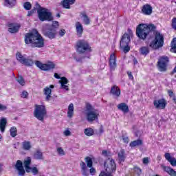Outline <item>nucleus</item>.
<instances>
[{"instance_id":"nucleus-30","label":"nucleus","mask_w":176,"mask_h":176,"mask_svg":"<svg viewBox=\"0 0 176 176\" xmlns=\"http://www.w3.org/2000/svg\"><path fill=\"white\" fill-rule=\"evenodd\" d=\"M141 56H148L149 54L150 50L148 47L143 46L139 50Z\"/></svg>"},{"instance_id":"nucleus-24","label":"nucleus","mask_w":176,"mask_h":176,"mask_svg":"<svg viewBox=\"0 0 176 176\" xmlns=\"http://www.w3.org/2000/svg\"><path fill=\"white\" fill-rule=\"evenodd\" d=\"M80 16L82 17V21L85 25H89L90 23H91V20L90 19V17L87 16V14H86V12H80Z\"/></svg>"},{"instance_id":"nucleus-8","label":"nucleus","mask_w":176,"mask_h":176,"mask_svg":"<svg viewBox=\"0 0 176 176\" xmlns=\"http://www.w3.org/2000/svg\"><path fill=\"white\" fill-rule=\"evenodd\" d=\"M37 13L38 14V19L41 21H53V16H52V12H47L46 8H40L37 10Z\"/></svg>"},{"instance_id":"nucleus-29","label":"nucleus","mask_w":176,"mask_h":176,"mask_svg":"<svg viewBox=\"0 0 176 176\" xmlns=\"http://www.w3.org/2000/svg\"><path fill=\"white\" fill-rule=\"evenodd\" d=\"M6 124H8V120L6 118H3L0 120V131L1 133H5V129H6Z\"/></svg>"},{"instance_id":"nucleus-53","label":"nucleus","mask_w":176,"mask_h":176,"mask_svg":"<svg viewBox=\"0 0 176 176\" xmlns=\"http://www.w3.org/2000/svg\"><path fill=\"white\" fill-rule=\"evenodd\" d=\"M126 74H127V75L129 76V79H130V80H134V76H133L131 72L127 71Z\"/></svg>"},{"instance_id":"nucleus-43","label":"nucleus","mask_w":176,"mask_h":176,"mask_svg":"<svg viewBox=\"0 0 176 176\" xmlns=\"http://www.w3.org/2000/svg\"><path fill=\"white\" fill-rule=\"evenodd\" d=\"M102 156H104V157H109L111 156V151L103 150L102 151Z\"/></svg>"},{"instance_id":"nucleus-7","label":"nucleus","mask_w":176,"mask_h":176,"mask_svg":"<svg viewBox=\"0 0 176 176\" xmlns=\"http://www.w3.org/2000/svg\"><path fill=\"white\" fill-rule=\"evenodd\" d=\"M170 63V58L167 56H162L157 62V68L160 72H166Z\"/></svg>"},{"instance_id":"nucleus-58","label":"nucleus","mask_w":176,"mask_h":176,"mask_svg":"<svg viewBox=\"0 0 176 176\" xmlns=\"http://www.w3.org/2000/svg\"><path fill=\"white\" fill-rule=\"evenodd\" d=\"M64 135H66V137H68L69 135H71V131L69 130H65L63 132Z\"/></svg>"},{"instance_id":"nucleus-41","label":"nucleus","mask_w":176,"mask_h":176,"mask_svg":"<svg viewBox=\"0 0 176 176\" xmlns=\"http://www.w3.org/2000/svg\"><path fill=\"white\" fill-rule=\"evenodd\" d=\"M133 171L135 174H137L138 175H141L142 170H141V168H139L138 166H135L133 168Z\"/></svg>"},{"instance_id":"nucleus-37","label":"nucleus","mask_w":176,"mask_h":176,"mask_svg":"<svg viewBox=\"0 0 176 176\" xmlns=\"http://www.w3.org/2000/svg\"><path fill=\"white\" fill-rule=\"evenodd\" d=\"M16 82L21 85V86H25V80H24V77L23 76H19L18 79H16Z\"/></svg>"},{"instance_id":"nucleus-46","label":"nucleus","mask_w":176,"mask_h":176,"mask_svg":"<svg viewBox=\"0 0 176 176\" xmlns=\"http://www.w3.org/2000/svg\"><path fill=\"white\" fill-rule=\"evenodd\" d=\"M57 152H58V155H60V156H64V155H65L64 150L61 147H58L57 148Z\"/></svg>"},{"instance_id":"nucleus-39","label":"nucleus","mask_w":176,"mask_h":176,"mask_svg":"<svg viewBox=\"0 0 176 176\" xmlns=\"http://www.w3.org/2000/svg\"><path fill=\"white\" fill-rule=\"evenodd\" d=\"M24 167L28 168L31 166V157H28L26 160L23 162Z\"/></svg>"},{"instance_id":"nucleus-57","label":"nucleus","mask_w":176,"mask_h":176,"mask_svg":"<svg viewBox=\"0 0 176 176\" xmlns=\"http://www.w3.org/2000/svg\"><path fill=\"white\" fill-rule=\"evenodd\" d=\"M143 164H149V158L148 157H144L143 158Z\"/></svg>"},{"instance_id":"nucleus-61","label":"nucleus","mask_w":176,"mask_h":176,"mask_svg":"<svg viewBox=\"0 0 176 176\" xmlns=\"http://www.w3.org/2000/svg\"><path fill=\"white\" fill-rule=\"evenodd\" d=\"M25 168L26 173H31V171L32 170V168L30 166L28 168L25 167Z\"/></svg>"},{"instance_id":"nucleus-48","label":"nucleus","mask_w":176,"mask_h":176,"mask_svg":"<svg viewBox=\"0 0 176 176\" xmlns=\"http://www.w3.org/2000/svg\"><path fill=\"white\" fill-rule=\"evenodd\" d=\"M21 98H28V92L27 91H23L21 94Z\"/></svg>"},{"instance_id":"nucleus-25","label":"nucleus","mask_w":176,"mask_h":176,"mask_svg":"<svg viewBox=\"0 0 176 176\" xmlns=\"http://www.w3.org/2000/svg\"><path fill=\"white\" fill-rule=\"evenodd\" d=\"M59 82L60 83L61 89H64V90H67V91L68 90H69V87H68V85H66L67 84H68V79H67V78H60V80L59 81Z\"/></svg>"},{"instance_id":"nucleus-33","label":"nucleus","mask_w":176,"mask_h":176,"mask_svg":"<svg viewBox=\"0 0 176 176\" xmlns=\"http://www.w3.org/2000/svg\"><path fill=\"white\" fill-rule=\"evenodd\" d=\"M22 146H23V149H24V151H30V149H31V148H32L31 142L25 140L22 143Z\"/></svg>"},{"instance_id":"nucleus-59","label":"nucleus","mask_w":176,"mask_h":176,"mask_svg":"<svg viewBox=\"0 0 176 176\" xmlns=\"http://www.w3.org/2000/svg\"><path fill=\"white\" fill-rule=\"evenodd\" d=\"M8 107L3 104H0V111H6Z\"/></svg>"},{"instance_id":"nucleus-42","label":"nucleus","mask_w":176,"mask_h":176,"mask_svg":"<svg viewBox=\"0 0 176 176\" xmlns=\"http://www.w3.org/2000/svg\"><path fill=\"white\" fill-rule=\"evenodd\" d=\"M171 27L173 30L176 31V17H173L171 20Z\"/></svg>"},{"instance_id":"nucleus-28","label":"nucleus","mask_w":176,"mask_h":176,"mask_svg":"<svg viewBox=\"0 0 176 176\" xmlns=\"http://www.w3.org/2000/svg\"><path fill=\"white\" fill-rule=\"evenodd\" d=\"M144 142H142V140L141 139H138L137 140H133L130 142L129 146L131 148H135V146H141Z\"/></svg>"},{"instance_id":"nucleus-23","label":"nucleus","mask_w":176,"mask_h":176,"mask_svg":"<svg viewBox=\"0 0 176 176\" xmlns=\"http://www.w3.org/2000/svg\"><path fill=\"white\" fill-rule=\"evenodd\" d=\"M76 0H63L61 3L64 9H71V5H74Z\"/></svg>"},{"instance_id":"nucleus-55","label":"nucleus","mask_w":176,"mask_h":176,"mask_svg":"<svg viewBox=\"0 0 176 176\" xmlns=\"http://www.w3.org/2000/svg\"><path fill=\"white\" fill-rule=\"evenodd\" d=\"M89 173L91 174V175H96V168L91 167L89 169Z\"/></svg>"},{"instance_id":"nucleus-52","label":"nucleus","mask_w":176,"mask_h":176,"mask_svg":"<svg viewBox=\"0 0 176 176\" xmlns=\"http://www.w3.org/2000/svg\"><path fill=\"white\" fill-rule=\"evenodd\" d=\"M66 32H67L65 31V29H60L58 32V34L60 36H64Z\"/></svg>"},{"instance_id":"nucleus-15","label":"nucleus","mask_w":176,"mask_h":176,"mask_svg":"<svg viewBox=\"0 0 176 176\" xmlns=\"http://www.w3.org/2000/svg\"><path fill=\"white\" fill-rule=\"evenodd\" d=\"M8 32H10V34H16V32H19V30H20L21 25L19 23H10L8 24Z\"/></svg>"},{"instance_id":"nucleus-40","label":"nucleus","mask_w":176,"mask_h":176,"mask_svg":"<svg viewBox=\"0 0 176 176\" xmlns=\"http://www.w3.org/2000/svg\"><path fill=\"white\" fill-rule=\"evenodd\" d=\"M24 9L25 10H31V8H32V5L30 2H25L23 4Z\"/></svg>"},{"instance_id":"nucleus-11","label":"nucleus","mask_w":176,"mask_h":176,"mask_svg":"<svg viewBox=\"0 0 176 176\" xmlns=\"http://www.w3.org/2000/svg\"><path fill=\"white\" fill-rule=\"evenodd\" d=\"M16 56V60H18L21 64H23V65H25L26 67H32L34 63L32 58H26L21 54V52H17Z\"/></svg>"},{"instance_id":"nucleus-32","label":"nucleus","mask_w":176,"mask_h":176,"mask_svg":"<svg viewBox=\"0 0 176 176\" xmlns=\"http://www.w3.org/2000/svg\"><path fill=\"white\" fill-rule=\"evenodd\" d=\"M34 157L36 160H43V153L41 152V150H37L34 154Z\"/></svg>"},{"instance_id":"nucleus-54","label":"nucleus","mask_w":176,"mask_h":176,"mask_svg":"<svg viewBox=\"0 0 176 176\" xmlns=\"http://www.w3.org/2000/svg\"><path fill=\"white\" fill-rule=\"evenodd\" d=\"M176 46V37L173 38L170 43V47H175Z\"/></svg>"},{"instance_id":"nucleus-44","label":"nucleus","mask_w":176,"mask_h":176,"mask_svg":"<svg viewBox=\"0 0 176 176\" xmlns=\"http://www.w3.org/2000/svg\"><path fill=\"white\" fill-rule=\"evenodd\" d=\"M32 173L33 175H38L39 173V170H38V168L36 166H34L32 168Z\"/></svg>"},{"instance_id":"nucleus-49","label":"nucleus","mask_w":176,"mask_h":176,"mask_svg":"<svg viewBox=\"0 0 176 176\" xmlns=\"http://www.w3.org/2000/svg\"><path fill=\"white\" fill-rule=\"evenodd\" d=\"M35 12H36V8L32 9L30 11H28L27 16L30 17V16H32Z\"/></svg>"},{"instance_id":"nucleus-21","label":"nucleus","mask_w":176,"mask_h":176,"mask_svg":"<svg viewBox=\"0 0 176 176\" xmlns=\"http://www.w3.org/2000/svg\"><path fill=\"white\" fill-rule=\"evenodd\" d=\"M118 109L123 112V113H129L130 109H129V105L124 102L120 103L117 105Z\"/></svg>"},{"instance_id":"nucleus-27","label":"nucleus","mask_w":176,"mask_h":176,"mask_svg":"<svg viewBox=\"0 0 176 176\" xmlns=\"http://www.w3.org/2000/svg\"><path fill=\"white\" fill-rule=\"evenodd\" d=\"M80 166L81 167L82 175L89 176V169H87V166H86V164L85 163V162L81 161L80 163Z\"/></svg>"},{"instance_id":"nucleus-22","label":"nucleus","mask_w":176,"mask_h":176,"mask_svg":"<svg viewBox=\"0 0 176 176\" xmlns=\"http://www.w3.org/2000/svg\"><path fill=\"white\" fill-rule=\"evenodd\" d=\"M162 168L164 171V173H167L170 176H176V171L170 166H166L164 165L162 166Z\"/></svg>"},{"instance_id":"nucleus-16","label":"nucleus","mask_w":176,"mask_h":176,"mask_svg":"<svg viewBox=\"0 0 176 176\" xmlns=\"http://www.w3.org/2000/svg\"><path fill=\"white\" fill-rule=\"evenodd\" d=\"M44 35L50 39H54V38H56V35H57V29L53 28H48V30L44 32Z\"/></svg>"},{"instance_id":"nucleus-51","label":"nucleus","mask_w":176,"mask_h":176,"mask_svg":"<svg viewBox=\"0 0 176 176\" xmlns=\"http://www.w3.org/2000/svg\"><path fill=\"white\" fill-rule=\"evenodd\" d=\"M122 138L124 144H129V141H130V139L129 138V137L122 135Z\"/></svg>"},{"instance_id":"nucleus-12","label":"nucleus","mask_w":176,"mask_h":176,"mask_svg":"<svg viewBox=\"0 0 176 176\" xmlns=\"http://www.w3.org/2000/svg\"><path fill=\"white\" fill-rule=\"evenodd\" d=\"M109 67L110 69V72H113L115 69H116L118 67V63H116V55L115 53H112L110 54L109 58Z\"/></svg>"},{"instance_id":"nucleus-2","label":"nucleus","mask_w":176,"mask_h":176,"mask_svg":"<svg viewBox=\"0 0 176 176\" xmlns=\"http://www.w3.org/2000/svg\"><path fill=\"white\" fill-rule=\"evenodd\" d=\"M25 43L32 48L41 49L45 47V38L36 29H33L32 32L25 34Z\"/></svg>"},{"instance_id":"nucleus-14","label":"nucleus","mask_w":176,"mask_h":176,"mask_svg":"<svg viewBox=\"0 0 176 176\" xmlns=\"http://www.w3.org/2000/svg\"><path fill=\"white\" fill-rule=\"evenodd\" d=\"M14 167L18 171L19 176L25 175V170L24 169V166H23V162L21 160H17Z\"/></svg>"},{"instance_id":"nucleus-63","label":"nucleus","mask_w":176,"mask_h":176,"mask_svg":"<svg viewBox=\"0 0 176 176\" xmlns=\"http://www.w3.org/2000/svg\"><path fill=\"white\" fill-rule=\"evenodd\" d=\"M54 78H56V79H60V76L57 73L54 74Z\"/></svg>"},{"instance_id":"nucleus-35","label":"nucleus","mask_w":176,"mask_h":176,"mask_svg":"<svg viewBox=\"0 0 176 176\" xmlns=\"http://www.w3.org/2000/svg\"><path fill=\"white\" fill-rule=\"evenodd\" d=\"M85 163H87V167H89V168H91L93 167V160L90 157H86L85 159Z\"/></svg>"},{"instance_id":"nucleus-3","label":"nucleus","mask_w":176,"mask_h":176,"mask_svg":"<svg viewBox=\"0 0 176 176\" xmlns=\"http://www.w3.org/2000/svg\"><path fill=\"white\" fill-rule=\"evenodd\" d=\"M85 116L87 122L93 123L95 120H98L100 113L97 109H95L90 103L87 102L85 105Z\"/></svg>"},{"instance_id":"nucleus-47","label":"nucleus","mask_w":176,"mask_h":176,"mask_svg":"<svg viewBox=\"0 0 176 176\" xmlns=\"http://www.w3.org/2000/svg\"><path fill=\"white\" fill-rule=\"evenodd\" d=\"M169 163H170L173 167H176V159L175 157H172L171 160H169Z\"/></svg>"},{"instance_id":"nucleus-19","label":"nucleus","mask_w":176,"mask_h":176,"mask_svg":"<svg viewBox=\"0 0 176 176\" xmlns=\"http://www.w3.org/2000/svg\"><path fill=\"white\" fill-rule=\"evenodd\" d=\"M75 27H76V36H78V38H82V35H83V30H84L83 25H82V23H80V22L77 21L76 22Z\"/></svg>"},{"instance_id":"nucleus-1","label":"nucleus","mask_w":176,"mask_h":176,"mask_svg":"<svg viewBox=\"0 0 176 176\" xmlns=\"http://www.w3.org/2000/svg\"><path fill=\"white\" fill-rule=\"evenodd\" d=\"M152 32H154L155 37L149 46L154 50H157V49L163 47L164 45V36L160 32L156 31V25L153 23H140L136 27V36L142 41H145L148 36L151 38Z\"/></svg>"},{"instance_id":"nucleus-45","label":"nucleus","mask_w":176,"mask_h":176,"mask_svg":"<svg viewBox=\"0 0 176 176\" xmlns=\"http://www.w3.org/2000/svg\"><path fill=\"white\" fill-rule=\"evenodd\" d=\"M58 21H53L51 27L50 28H54L55 30H57L58 28Z\"/></svg>"},{"instance_id":"nucleus-13","label":"nucleus","mask_w":176,"mask_h":176,"mask_svg":"<svg viewBox=\"0 0 176 176\" xmlns=\"http://www.w3.org/2000/svg\"><path fill=\"white\" fill-rule=\"evenodd\" d=\"M153 105L156 109H164L167 105V101L164 98L155 100L153 101Z\"/></svg>"},{"instance_id":"nucleus-31","label":"nucleus","mask_w":176,"mask_h":176,"mask_svg":"<svg viewBox=\"0 0 176 176\" xmlns=\"http://www.w3.org/2000/svg\"><path fill=\"white\" fill-rule=\"evenodd\" d=\"M72 116H74V104L70 103L67 109V118H69L71 119Z\"/></svg>"},{"instance_id":"nucleus-36","label":"nucleus","mask_w":176,"mask_h":176,"mask_svg":"<svg viewBox=\"0 0 176 176\" xmlns=\"http://www.w3.org/2000/svg\"><path fill=\"white\" fill-rule=\"evenodd\" d=\"M10 133L11 137H16V135H17V128H16L15 126L11 127V129H10Z\"/></svg>"},{"instance_id":"nucleus-20","label":"nucleus","mask_w":176,"mask_h":176,"mask_svg":"<svg viewBox=\"0 0 176 176\" xmlns=\"http://www.w3.org/2000/svg\"><path fill=\"white\" fill-rule=\"evenodd\" d=\"M126 157H127V155L126 154V151L124 149H121L118 153V163L119 164L124 163L126 160Z\"/></svg>"},{"instance_id":"nucleus-62","label":"nucleus","mask_w":176,"mask_h":176,"mask_svg":"<svg viewBox=\"0 0 176 176\" xmlns=\"http://www.w3.org/2000/svg\"><path fill=\"white\" fill-rule=\"evenodd\" d=\"M170 52L171 53H175L176 54V46L170 47Z\"/></svg>"},{"instance_id":"nucleus-38","label":"nucleus","mask_w":176,"mask_h":176,"mask_svg":"<svg viewBox=\"0 0 176 176\" xmlns=\"http://www.w3.org/2000/svg\"><path fill=\"white\" fill-rule=\"evenodd\" d=\"M4 2L6 4L11 6V8H13L16 5V0H4Z\"/></svg>"},{"instance_id":"nucleus-60","label":"nucleus","mask_w":176,"mask_h":176,"mask_svg":"<svg viewBox=\"0 0 176 176\" xmlns=\"http://www.w3.org/2000/svg\"><path fill=\"white\" fill-rule=\"evenodd\" d=\"M35 8H36V9H37V10H38V9H41L42 8H41V5H39L38 3L36 2L35 4V7H34V9H35Z\"/></svg>"},{"instance_id":"nucleus-5","label":"nucleus","mask_w":176,"mask_h":176,"mask_svg":"<svg viewBox=\"0 0 176 176\" xmlns=\"http://www.w3.org/2000/svg\"><path fill=\"white\" fill-rule=\"evenodd\" d=\"M133 36V30L131 29H127V33H124L120 39V47L123 50L124 53H129L130 52V37Z\"/></svg>"},{"instance_id":"nucleus-6","label":"nucleus","mask_w":176,"mask_h":176,"mask_svg":"<svg viewBox=\"0 0 176 176\" xmlns=\"http://www.w3.org/2000/svg\"><path fill=\"white\" fill-rule=\"evenodd\" d=\"M47 115V111H46V107L45 105L43 104L34 105V118H36L38 120H40L41 122H43Z\"/></svg>"},{"instance_id":"nucleus-50","label":"nucleus","mask_w":176,"mask_h":176,"mask_svg":"<svg viewBox=\"0 0 176 176\" xmlns=\"http://www.w3.org/2000/svg\"><path fill=\"white\" fill-rule=\"evenodd\" d=\"M164 157L166 160H168V162H170V160H171V159L173 158L171 157V154H170V153H166Z\"/></svg>"},{"instance_id":"nucleus-17","label":"nucleus","mask_w":176,"mask_h":176,"mask_svg":"<svg viewBox=\"0 0 176 176\" xmlns=\"http://www.w3.org/2000/svg\"><path fill=\"white\" fill-rule=\"evenodd\" d=\"M110 94H112L116 98H119L120 97V94H122V91L120 88L118 87V85H113L110 90Z\"/></svg>"},{"instance_id":"nucleus-34","label":"nucleus","mask_w":176,"mask_h":176,"mask_svg":"<svg viewBox=\"0 0 176 176\" xmlns=\"http://www.w3.org/2000/svg\"><path fill=\"white\" fill-rule=\"evenodd\" d=\"M84 133L87 137H91L92 135H94V129L92 128H87L84 130Z\"/></svg>"},{"instance_id":"nucleus-64","label":"nucleus","mask_w":176,"mask_h":176,"mask_svg":"<svg viewBox=\"0 0 176 176\" xmlns=\"http://www.w3.org/2000/svg\"><path fill=\"white\" fill-rule=\"evenodd\" d=\"M173 101L174 102V104H176V96H174V97H173Z\"/></svg>"},{"instance_id":"nucleus-10","label":"nucleus","mask_w":176,"mask_h":176,"mask_svg":"<svg viewBox=\"0 0 176 176\" xmlns=\"http://www.w3.org/2000/svg\"><path fill=\"white\" fill-rule=\"evenodd\" d=\"M104 168L109 174H113L116 171V162L115 160L111 158L109 162H108V160L104 161Z\"/></svg>"},{"instance_id":"nucleus-56","label":"nucleus","mask_w":176,"mask_h":176,"mask_svg":"<svg viewBox=\"0 0 176 176\" xmlns=\"http://www.w3.org/2000/svg\"><path fill=\"white\" fill-rule=\"evenodd\" d=\"M168 94L169 97H174L175 96V94L171 89L168 90Z\"/></svg>"},{"instance_id":"nucleus-4","label":"nucleus","mask_w":176,"mask_h":176,"mask_svg":"<svg viewBox=\"0 0 176 176\" xmlns=\"http://www.w3.org/2000/svg\"><path fill=\"white\" fill-rule=\"evenodd\" d=\"M76 51L78 54H86V53H91L93 49L90 46L89 41L85 39H80L76 43Z\"/></svg>"},{"instance_id":"nucleus-26","label":"nucleus","mask_w":176,"mask_h":176,"mask_svg":"<svg viewBox=\"0 0 176 176\" xmlns=\"http://www.w3.org/2000/svg\"><path fill=\"white\" fill-rule=\"evenodd\" d=\"M43 93L46 96L45 100L50 101L52 98V89L49 88V87H45L43 89Z\"/></svg>"},{"instance_id":"nucleus-9","label":"nucleus","mask_w":176,"mask_h":176,"mask_svg":"<svg viewBox=\"0 0 176 176\" xmlns=\"http://www.w3.org/2000/svg\"><path fill=\"white\" fill-rule=\"evenodd\" d=\"M35 65L41 71H52V69L56 68V64L53 61H47V63H42L39 60H36Z\"/></svg>"},{"instance_id":"nucleus-18","label":"nucleus","mask_w":176,"mask_h":176,"mask_svg":"<svg viewBox=\"0 0 176 176\" xmlns=\"http://www.w3.org/2000/svg\"><path fill=\"white\" fill-rule=\"evenodd\" d=\"M153 8L151 4H144L142 8V13L145 16H151L152 14Z\"/></svg>"}]
</instances>
